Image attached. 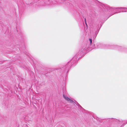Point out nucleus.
Instances as JSON below:
<instances>
[{"mask_svg": "<svg viewBox=\"0 0 127 127\" xmlns=\"http://www.w3.org/2000/svg\"><path fill=\"white\" fill-rule=\"evenodd\" d=\"M92 40L89 38L88 40L87 43L84 45L80 51H79L77 53L75 56L69 62H68L66 65L64 66L62 65L59 69L62 70L64 69L65 73L67 74L71 66L72 65L74 66L77 63V59L78 56L81 57V56L84 55L85 53L89 52L90 50L89 48L93 49L95 48H101L102 46L104 47L106 49H109L111 48V46L109 45H103L100 43L97 44V47H95V44H92Z\"/></svg>", "mask_w": 127, "mask_h": 127, "instance_id": "f257e3e1", "label": "nucleus"}, {"mask_svg": "<svg viewBox=\"0 0 127 127\" xmlns=\"http://www.w3.org/2000/svg\"><path fill=\"white\" fill-rule=\"evenodd\" d=\"M102 4L103 5L102 6L103 7L104 9L105 10V11H110V10H111V8L109 7L108 5L104 4Z\"/></svg>", "mask_w": 127, "mask_h": 127, "instance_id": "f03ea898", "label": "nucleus"}, {"mask_svg": "<svg viewBox=\"0 0 127 127\" xmlns=\"http://www.w3.org/2000/svg\"><path fill=\"white\" fill-rule=\"evenodd\" d=\"M63 96L65 100H67V101L70 102V103H72L73 102V101L72 100L66 96L64 94L63 95Z\"/></svg>", "mask_w": 127, "mask_h": 127, "instance_id": "7ed1b4c3", "label": "nucleus"}, {"mask_svg": "<svg viewBox=\"0 0 127 127\" xmlns=\"http://www.w3.org/2000/svg\"><path fill=\"white\" fill-rule=\"evenodd\" d=\"M48 0V1L47 2V3H46V4L45 5H51L52 6V4L51 3V1H50V0Z\"/></svg>", "mask_w": 127, "mask_h": 127, "instance_id": "20e7f679", "label": "nucleus"}, {"mask_svg": "<svg viewBox=\"0 0 127 127\" xmlns=\"http://www.w3.org/2000/svg\"><path fill=\"white\" fill-rule=\"evenodd\" d=\"M99 29H99V30L98 29L97 30H98V31L97 32H95V35H96V36L97 34L98 33Z\"/></svg>", "mask_w": 127, "mask_h": 127, "instance_id": "39448f33", "label": "nucleus"}, {"mask_svg": "<svg viewBox=\"0 0 127 127\" xmlns=\"http://www.w3.org/2000/svg\"><path fill=\"white\" fill-rule=\"evenodd\" d=\"M84 22H85L86 25L87 26V23H86V19L85 18Z\"/></svg>", "mask_w": 127, "mask_h": 127, "instance_id": "423d86ee", "label": "nucleus"}, {"mask_svg": "<svg viewBox=\"0 0 127 127\" xmlns=\"http://www.w3.org/2000/svg\"><path fill=\"white\" fill-rule=\"evenodd\" d=\"M79 106H80V107L82 109V110H85L84 109H83L82 108V107L81 106H80V105H79Z\"/></svg>", "mask_w": 127, "mask_h": 127, "instance_id": "0eeeda50", "label": "nucleus"}, {"mask_svg": "<svg viewBox=\"0 0 127 127\" xmlns=\"http://www.w3.org/2000/svg\"><path fill=\"white\" fill-rule=\"evenodd\" d=\"M17 30V31L18 32V31L17 30Z\"/></svg>", "mask_w": 127, "mask_h": 127, "instance_id": "6e6552de", "label": "nucleus"}]
</instances>
